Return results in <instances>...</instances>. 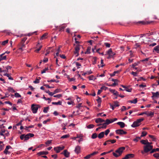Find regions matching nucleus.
Segmentation results:
<instances>
[{
    "label": "nucleus",
    "mask_w": 159,
    "mask_h": 159,
    "mask_svg": "<svg viewBox=\"0 0 159 159\" xmlns=\"http://www.w3.org/2000/svg\"><path fill=\"white\" fill-rule=\"evenodd\" d=\"M43 98L45 99V100H49V101L48 102V103H49L51 101V98H46L43 95Z\"/></svg>",
    "instance_id": "nucleus-43"
},
{
    "label": "nucleus",
    "mask_w": 159,
    "mask_h": 159,
    "mask_svg": "<svg viewBox=\"0 0 159 159\" xmlns=\"http://www.w3.org/2000/svg\"><path fill=\"white\" fill-rule=\"evenodd\" d=\"M64 148V147L63 146H58L57 147H55L54 148V150L56 151L57 153H59L60 151L63 150Z\"/></svg>",
    "instance_id": "nucleus-9"
},
{
    "label": "nucleus",
    "mask_w": 159,
    "mask_h": 159,
    "mask_svg": "<svg viewBox=\"0 0 159 159\" xmlns=\"http://www.w3.org/2000/svg\"><path fill=\"white\" fill-rule=\"evenodd\" d=\"M27 39V38L26 37H25V38H23V39H22L20 43H24L25 41Z\"/></svg>",
    "instance_id": "nucleus-54"
},
{
    "label": "nucleus",
    "mask_w": 159,
    "mask_h": 159,
    "mask_svg": "<svg viewBox=\"0 0 159 159\" xmlns=\"http://www.w3.org/2000/svg\"><path fill=\"white\" fill-rule=\"evenodd\" d=\"M62 102L60 101H59L57 102H52V104L53 105H61Z\"/></svg>",
    "instance_id": "nucleus-30"
},
{
    "label": "nucleus",
    "mask_w": 159,
    "mask_h": 159,
    "mask_svg": "<svg viewBox=\"0 0 159 159\" xmlns=\"http://www.w3.org/2000/svg\"><path fill=\"white\" fill-rule=\"evenodd\" d=\"M98 99L97 100V101L98 102V104L101 103V99L99 97H98Z\"/></svg>",
    "instance_id": "nucleus-51"
},
{
    "label": "nucleus",
    "mask_w": 159,
    "mask_h": 159,
    "mask_svg": "<svg viewBox=\"0 0 159 159\" xmlns=\"http://www.w3.org/2000/svg\"><path fill=\"white\" fill-rule=\"evenodd\" d=\"M49 108L48 107H45L43 109V112L44 113H47L48 112V110L49 109Z\"/></svg>",
    "instance_id": "nucleus-48"
},
{
    "label": "nucleus",
    "mask_w": 159,
    "mask_h": 159,
    "mask_svg": "<svg viewBox=\"0 0 159 159\" xmlns=\"http://www.w3.org/2000/svg\"><path fill=\"white\" fill-rule=\"evenodd\" d=\"M104 121H105L104 120L100 118H97L95 120V122L96 123H101L100 124L103 123V122Z\"/></svg>",
    "instance_id": "nucleus-17"
},
{
    "label": "nucleus",
    "mask_w": 159,
    "mask_h": 159,
    "mask_svg": "<svg viewBox=\"0 0 159 159\" xmlns=\"http://www.w3.org/2000/svg\"><path fill=\"white\" fill-rule=\"evenodd\" d=\"M107 54L109 55L108 57H107V58L108 59L112 57L115 54L114 52H112L111 48H110L107 51Z\"/></svg>",
    "instance_id": "nucleus-6"
},
{
    "label": "nucleus",
    "mask_w": 159,
    "mask_h": 159,
    "mask_svg": "<svg viewBox=\"0 0 159 159\" xmlns=\"http://www.w3.org/2000/svg\"><path fill=\"white\" fill-rule=\"evenodd\" d=\"M90 80H95L96 79L93 75H92L88 77Z\"/></svg>",
    "instance_id": "nucleus-35"
},
{
    "label": "nucleus",
    "mask_w": 159,
    "mask_h": 159,
    "mask_svg": "<svg viewBox=\"0 0 159 159\" xmlns=\"http://www.w3.org/2000/svg\"><path fill=\"white\" fill-rule=\"evenodd\" d=\"M147 134V133L146 132H145V131L143 132L142 133V134H141L140 137H144V136H145Z\"/></svg>",
    "instance_id": "nucleus-47"
},
{
    "label": "nucleus",
    "mask_w": 159,
    "mask_h": 159,
    "mask_svg": "<svg viewBox=\"0 0 159 159\" xmlns=\"http://www.w3.org/2000/svg\"><path fill=\"white\" fill-rule=\"evenodd\" d=\"M52 143V140H48L47 141L46 143H45V144H46L47 145V146H48V145L50 144L51 143Z\"/></svg>",
    "instance_id": "nucleus-49"
},
{
    "label": "nucleus",
    "mask_w": 159,
    "mask_h": 159,
    "mask_svg": "<svg viewBox=\"0 0 159 159\" xmlns=\"http://www.w3.org/2000/svg\"><path fill=\"white\" fill-rule=\"evenodd\" d=\"M62 154H64V156L66 157H69L70 156V153L68 152L66 150H65L63 152L61 153Z\"/></svg>",
    "instance_id": "nucleus-13"
},
{
    "label": "nucleus",
    "mask_w": 159,
    "mask_h": 159,
    "mask_svg": "<svg viewBox=\"0 0 159 159\" xmlns=\"http://www.w3.org/2000/svg\"><path fill=\"white\" fill-rule=\"evenodd\" d=\"M152 98L153 99L154 98H159V92H157L156 93L152 92Z\"/></svg>",
    "instance_id": "nucleus-10"
},
{
    "label": "nucleus",
    "mask_w": 159,
    "mask_h": 159,
    "mask_svg": "<svg viewBox=\"0 0 159 159\" xmlns=\"http://www.w3.org/2000/svg\"><path fill=\"white\" fill-rule=\"evenodd\" d=\"M116 133L120 135L125 134L127 133L125 131H123V130H116Z\"/></svg>",
    "instance_id": "nucleus-12"
},
{
    "label": "nucleus",
    "mask_w": 159,
    "mask_h": 159,
    "mask_svg": "<svg viewBox=\"0 0 159 159\" xmlns=\"http://www.w3.org/2000/svg\"><path fill=\"white\" fill-rule=\"evenodd\" d=\"M53 97H56L58 98H59L61 97H62V95L61 94H58L56 95H54Z\"/></svg>",
    "instance_id": "nucleus-57"
},
{
    "label": "nucleus",
    "mask_w": 159,
    "mask_h": 159,
    "mask_svg": "<svg viewBox=\"0 0 159 159\" xmlns=\"http://www.w3.org/2000/svg\"><path fill=\"white\" fill-rule=\"evenodd\" d=\"M4 153L6 154H10V152L8 151V150L5 149L4 151Z\"/></svg>",
    "instance_id": "nucleus-50"
},
{
    "label": "nucleus",
    "mask_w": 159,
    "mask_h": 159,
    "mask_svg": "<svg viewBox=\"0 0 159 159\" xmlns=\"http://www.w3.org/2000/svg\"><path fill=\"white\" fill-rule=\"evenodd\" d=\"M125 149V148L124 147H120L116 150L115 151V152H113V154L115 157H117L121 154L123 151Z\"/></svg>",
    "instance_id": "nucleus-3"
},
{
    "label": "nucleus",
    "mask_w": 159,
    "mask_h": 159,
    "mask_svg": "<svg viewBox=\"0 0 159 159\" xmlns=\"http://www.w3.org/2000/svg\"><path fill=\"white\" fill-rule=\"evenodd\" d=\"M23 121V120H21L17 124H16V126L15 127V126H14L13 127V129H14V128H16V126H20V129H24V127H23V126H22V125H21V123Z\"/></svg>",
    "instance_id": "nucleus-16"
},
{
    "label": "nucleus",
    "mask_w": 159,
    "mask_h": 159,
    "mask_svg": "<svg viewBox=\"0 0 159 159\" xmlns=\"http://www.w3.org/2000/svg\"><path fill=\"white\" fill-rule=\"evenodd\" d=\"M152 22V21H149V22H148V21L145 22V21H139L137 22H134V23H135L136 24H141L142 25H146V24H150Z\"/></svg>",
    "instance_id": "nucleus-11"
},
{
    "label": "nucleus",
    "mask_w": 159,
    "mask_h": 159,
    "mask_svg": "<svg viewBox=\"0 0 159 159\" xmlns=\"http://www.w3.org/2000/svg\"><path fill=\"white\" fill-rule=\"evenodd\" d=\"M141 138L140 137H136L135 138L133 139V141L137 142L141 139Z\"/></svg>",
    "instance_id": "nucleus-36"
},
{
    "label": "nucleus",
    "mask_w": 159,
    "mask_h": 159,
    "mask_svg": "<svg viewBox=\"0 0 159 159\" xmlns=\"http://www.w3.org/2000/svg\"><path fill=\"white\" fill-rule=\"evenodd\" d=\"M134 156V155L132 154H129L126 155L125 157L122 158V159H128L130 158L133 157Z\"/></svg>",
    "instance_id": "nucleus-15"
},
{
    "label": "nucleus",
    "mask_w": 159,
    "mask_h": 159,
    "mask_svg": "<svg viewBox=\"0 0 159 159\" xmlns=\"http://www.w3.org/2000/svg\"><path fill=\"white\" fill-rule=\"evenodd\" d=\"M43 85H44V86H45L48 88H53V86L51 87L47 84H44Z\"/></svg>",
    "instance_id": "nucleus-59"
},
{
    "label": "nucleus",
    "mask_w": 159,
    "mask_h": 159,
    "mask_svg": "<svg viewBox=\"0 0 159 159\" xmlns=\"http://www.w3.org/2000/svg\"><path fill=\"white\" fill-rule=\"evenodd\" d=\"M18 47L19 49L21 50V51L23 50V48H25V46L24 43H20L18 44Z\"/></svg>",
    "instance_id": "nucleus-14"
},
{
    "label": "nucleus",
    "mask_w": 159,
    "mask_h": 159,
    "mask_svg": "<svg viewBox=\"0 0 159 159\" xmlns=\"http://www.w3.org/2000/svg\"><path fill=\"white\" fill-rule=\"evenodd\" d=\"M147 141H146V140H142L141 141V143L143 144L146 145V142Z\"/></svg>",
    "instance_id": "nucleus-60"
},
{
    "label": "nucleus",
    "mask_w": 159,
    "mask_h": 159,
    "mask_svg": "<svg viewBox=\"0 0 159 159\" xmlns=\"http://www.w3.org/2000/svg\"><path fill=\"white\" fill-rule=\"evenodd\" d=\"M114 105L115 107H119V102L117 101L114 102Z\"/></svg>",
    "instance_id": "nucleus-39"
},
{
    "label": "nucleus",
    "mask_w": 159,
    "mask_h": 159,
    "mask_svg": "<svg viewBox=\"0 0 159 159\" xmlns=\"http://www.w3.org/2000/svg\"><path fill=\"white\" fill-rule=\"evenodd\" d=\"M146 114L148 116H150L151 117H152L154 115V113L152 111L148 112L146 111Z\"/></svg>",
    "instance_id": "nucleus-24"
},
{
    "label": "nucleus",
    "mask_w": 159,
    "mask_h": 159,
    "mask_svg": "<svg viewBox=\"0 0 159 159\" xmlns=\"http://www.w3.org/2000/svg\"><path fill=\"white\" fill-rule=\"evenodd\" d=\"M152 148V145H145L144 147V151L145 152H147L151 150Z\"/></svg>",
    "instance_id": "nucleus-8"
},
{
    "label": "nucleus",
    "mask_w": 159,
    "mask_h": 159,
    "mask_svg": "<svg viewBox=\"0 0 159 159\" xmlns=\"http://www.w3.org/2000/svg\"><path fill=\"white\" fill-rule=\"evenodd\" d=\"M14 95L16 98H19L21 97V96L19 93H15Z\"/></svg>",
    "instance_id": "nucleus-42"
},
{
    "label": "nucleus",
    "mask_w": 159,
    "mask_h": 159,
    "mask_svg": "<svg viewBox=\"0 0 159 159\" xmlns=\"http://www.w3.org/2000/svg\"><path fill=\"white\" fill-rule=\"evenodd\" d=\"M119 72L120 71L119 70L116 71H114L113 73L110 74V75L111 77H112L115 76L116 74H118Z\"/></svg>",
    "instance_id": "nucleus-29"
},
{
    "label": "nucleus",
    "mask_w": 159,
    "mask_h": 159,
    "mask_svg": "<svg viewBox=\"0 0 159 159\" xmlns=\"http://www.w3.org/2000/svg\"><path fill=\"white\" fill-rule=\"evenodd\" d=\"M116 141L115 140H108L106 141L107 142H111L112 143H115Z\"/></svg>",
    "instance_id": "nucleus-45"
},
{
    "label": "nucleus",
    "mask_w": 159,
    "mask_h": 159,
    "mask_svg": "<svg viewBox=\"0 0 159 159\" xmlns=\"http://www.w3.org/2000/svg\"><path fill=\"white\" fill-rule=\"evenodd\" d=\"M117 124L120 125L121 128H123L125 126V124L123 122H119L117 123Z\"/></svg>",
    "instance_id": "nucleus-21"
},
{
    "label": "nucleus",
    "mask_w": 159,
    "mask_h": 159,
    "mask_svg": "<svg viewBox=\"0 0 159 159\" xmlns=\"http://www.w3.org/2000/svg\"><path fill=\"white\" fill-rule=\"evenodd\" d=\"M34 136V134H33L30 133L26 134H21L20 136V138L21 140L27 141L30 138Z\"/></svg>",
    "instance_id": "nucleus-2"
},
{
    "label": "nucleus",
    "mask_w": 159,
    "mask_h": 159,
    "mask_svg": "<svg viewBox=\"0 0 159 159\" xmlns=\"http://www.w3.org/2000/svg\"><path fill=\"white\" fill-rule=\"evenodd\" d=\"M138 72H134L133 71L132 72L131 74L134 76H136L137 75V74H138Z\"/></svg>",
    "instance_id": "nucleus-38"
},
{
    "label": "nucleus",
    "mask_w": 159,
    "mask_h": 159,
    "mask_svg": "<svg viewBox=\"0 0 159 159\" xmlns=\"http://www.w3.org/2000/svg\"><path fill=\"white\" fill-rule=\"evenodd\" d=\"M109 90L110 92L113 93L114 95L116 96L119 95V93L118 92L116 91L115 89H109Z\"/></svg>",
    "instance_id": "nucleus-18"
},
{
    "label": "nucleus",
    "mask_w": 159,
    "mask_h": 159,
    "mask_svg": "<svg viewBox=\"0 0 159 159\" xmlns=\"http://www.w3.org/2000/svg\"><path fill=\"white\" fill-rule=\"evenodd\" d=\"M8 42V40H7L2 42V45H5L7 44Z\"/></svg>",
    "instance_id": "nucleus-41"
},
{
    "label": "nucleus",
    "mask_w": 159,
    "mask_h": 159,
    "mask_svg": "<svg viewBox=\"0 0 159 159\" xmlns=\"http://www.w3.org/2000/svg\"><path fill=\"white\" fill-rule=\"evenodd\" d=\"M98 152L97 151L94 152L93 153L90 154V155L91 156H93L95 155H96V154H98Z\"/></svg>",
    "instance_id": "nucleus-64"
},
{
    "label": "nucleus",
    "mask_w": 159,
    "mask_h": 159,
    "mask_svg": "<svg viewBox=\"0 0 159 159\" xmlns=\"http://www.w3.org/2000/svg\"><path fill=\"white\" fill-rule=\"evenodd\" d=\"M104 44L106 47L110 48V44L108 43H105Z\"/></svg>",
    "instance_id": "nucleus-56"
},
{
    "label": "nucleus",
    "mask_w": 159,
    "mask_h": 159,
    "mask_svg": "<svg viewBox=\"0 0 159 159\" xmlns=\"http://www.w3.org/2000/svg\"><path fill=\"white\" fill-rule=\"evenodd\" d=\"M104 132H101L100 134H99L98 136V138L99 139H101L102 138L104 135Z\"/></svg>",
    "instance_id": "nucleus-23"
},
{
    "label": "nucleus",
    "mask_w": 159,
    "mask_h": 159,
    "mask_svg": "<svg viewBox=\"0 0 159 159\" xmlns=\"http://www.w3.org/2000/svg\"><path fill=\"white\" fill-rule=\"evenodd\" d=\"M8 90L9 91H10L12 93H14L15 92V91L14 90V89L11 87H9L8 88Z\"/></svg>",
    "instance_id": "nucleus-40"
},
{
    "label": "nucleus",
    "mask_w": 159,
    "mask_h": 159,
    "mask_svg": "<svg viewBox=\"0 0 159 159\" xmlns=\"http://www.w3.org/2000/svg\"><path fill=\"white\" fill-rule=\"evenodd\" d=\"M153 50H155L157 53H159V45L155 47L154 48Z\"/></svg>",
    "instance_id": "nucleus-27"
},
{
    "label": "nucleus",
    "mask_w": 159,
    "mask_h": 159,
    "mask_svg": "<svg viewBox=\"0 0 159 159\" xmlns=\"http://www.w3.org/2000/svg\"><path fill=\"white\" fill-rule=\"evenodd\" d=\"M97 137V134L96 133H93L92 135L91 138L93 139H95Z\"/></svg>",
    "instance_id": "nucleus-37"
},
{
    "label": "nucleus",
    "mask_w": 159,
    "mask_h": 159,
    "mask_svg": "<svg viewBox=\"0 0 159 159\" xmlns=\"http://www.w3.org/2000/svg\"><path fill=\"white\" fill-rule=\"evenodd\" d=\"M79 138V139L78 140V141L79 143H80V142L82 141L83 140L82 136L80 135V137Z\"/></svg>",
    "instance_id": "nucleus-63"
},
{
    "label": "nucleus",
    "mask_w": 159,
    "mask_h": 159,
    "mask_svg": "<svg viewBox=\"0 0 159 159\" xmlns=\"http://www.w3.org/2000/svg\"><path fill=\"white\" fill-rule=\"evenodd\" d=\"M69 136V134H66L65 135H63L61 137V139H65L66 138H68Z\"/></svg>",
    "instance_id": "nucleus-44"
},
{
    "label": "nucleus",
    "mask_w": 159,
    "mask_h": 159,
    "mask_svg": "<svg viewBox=\"0 0 159 159\" xmlns=\"http://www.w3.org/2000/svg\"><path fill=\"white\" fill-rule=\"evenodd\" d=\"M80 46H81L79 44L77 45L75 47V51L74 52H79L80 49Z\"/></svg>",
    "instance_id": "nucleus-20"
},
{
    "label": "nucleus",
    "mask_w": 159,
    "mask_h": 159,
    "mask_svg": "<svg viewBox=\"0 0 159 159\" xmlns=\"http://www.w3.org/2000/svg\"><path fill=\"white\" fill-rule=\"evenodd\" d=\"M91 48L88 47L87 49V51L85 52V54H89L90 53Z\"/></svg>",
    "instance_id": "nucleus-31"
},
{
    "label": "nucleus",
    "mask_w": 159,
    "mask_h": 159,
    "mask_svg": "<svg viewBox=\"0 0 159 159\" xmlns=\"http://www.w3.org/2000/svg\"><path fill=\"white\" fill-rule=\"evenodd\" d=\"M94 125H93V124H90L89 125H88L87 126V128L88 129H91L94 126Z\"/></svg>",
    "instance_id": "nucleus-46"
},
{
    "label": "nucleus",
    "mask_w": 159,
    "mask_h": 159,
    "mask_svg": "<svg viewBox=\"0 0 159 159\" xmlns=\"http://www.w3.org/2000/svg\"><path fill=\"white\" fill-rule=\"evenodd\" d=\"M48 153V152L42 151L38 153L37 154L39 156H40L42 155H47Z\"/></svg>",
    "instance_id": "nucleus-22"
},
{
    "label": "nucleus",
    "mask_w": 159,
    "mask_h": 159,
    "mask_svg": "<svg viewBox=\"0 0 159 159\" xmlns=\"http://www.w3.org/2000/svg\"><path fill=\"white\" fill-rule=\"evenodd\" d=\"M75 152L77 154L80 153V147L79 146H76L75 150Z\"/></svg>",
    "instance_id": "nucleus-19"
},
{
    "label": "nucleus",
    "mask_w": 159,
    "mask_h": 159,
    "mask_svg": "<svg viewBox=\"0 0 159 159\" xmlns=\"http://www.w3.org/2000/svg\"><path fill=\"white\" fill-rule=\"evenodd\" d=\"M3 75L4 76H7L8 78V79L10 80H13V78L11 77V76L10 75V74L7 73H4L3 74Z\"/></svg>",
    "instance_id": "nucleus-25"
},
{
    "label": "nucleus",
    "mask_w": 159,
    "mask_h": 159,
    "mask_svg": "<svg viewBox=\"0 0 159 159\" xmlns=\"http://www.w3.org/2000/svg\"><path fill=\"white\" fill-rule=\"evenodd\" d=\"M39 79H36V80L33 81V83L34 84H38L39 83V79H41L40 77H39Z\"/></svg>",
    "instance_id": "nucleus-34"
},
{
    "label": "nucleus",
    "mask_w": 159,
    "mask_h": 159,
    "mask_svg": "<svg viewBox=\"0 0 159 159\" xmlns=\"http://www.w3.org/2000/svg\"><path fill=\"white\" fill-rule=\"evenodd\" d=\"M48 82H56V83H58L59 81L58 80L56 81L55 80H48Z\"/></svg>",
    "instance_id": "nucleus-53"
},
{
    "label": "nucleus",
    "mask_w": 159,
    "mask_h": 159,
    "mask_svg": "<svg viewBox=\"0 0 159 159\" xmlns=\"http://www.w3.org/2000/svg\"><path fill=\"white\" fill-rule=\"evenodd\" d=\"M48 35L47 33H45L43 34L41 37L40 39L41 40H43V39L47 38V36Z\"/></svg>",
    "instance_id": "nucleus-28"
},
{
    "label": "nucleus",
    "mask_w": 159,
    "mask_h": 159,
    "mask_svg": "<svg viewBox=\"0 0 159 159\" xmlns=\"http://www.w3.org/2000/svg\"><path fill=\"white\" fill-rule=\"evenodd\" d=\"M153 156L157 159H159V153H156L153 154Z\"/></svg>",
    "instance_id": "nucleus-33"
},
{
    "label": "nucleus",
    "mask_w": 159,
    "mask_h": 159,
    "mask_svg": "<svg viewBox=\"0 0 159 159\" xmlns=\"http://www.w3.org/2000/svg\"><path fill=\"white\" fill-rule=\"evenodd\" d=\"M144 120L143 118L138 119L136 121L134 122L131 126L134 128L139 126L140 125L141 122L143 120Z\"/></svg>",
    "instance_id": "nucleus-4"
},
{
    "label": "nucleus",
    "mask_w": 159,
    "mask_h": 159,
    "mask_svg": "<svg viewBox=\"0 0 159 159\" xmlns=\"http://www.w3.org/2000/svg\"><path fill=\"white\" fill-rule=\"evenodd\" d=\"M128 102L131 103L136 104L137 102V98H135L134 100H129Z\"/></svg>",
    "instance_id": "nucleus-26"
},
{
    "label": "nucleus",
    "mask_w": 159,
    "mask_h": 159,
    "mask_svg": "<svg viewBox=\"0 0 159 159\" xmlns=\"http://www.w3.org/2000/svg\"><path fill=\"white\" fill-rule=\"evenodd\" d=\"M48 70V68H45V69H43L41 73L43 74L46 72V71L47 70Z\"/></svg>",
    "instance_id": "nucleus-62"
},
{
    "label": "nucleus",
    "mask_w": 159,
    "mask_h": 159,
    "mask_svg": "<svg viewBox=\"0 0 159 159\" xmlns=\"http://www.w3.org/2000/svg\"><path fill=\"white\" fill-rule=\"evenodd\" d=\"M111 122V119H107L102 124H98L97 126H98V127L96 128V129H100L101 128H106L107 125L109 124L112 123Z\"/></svg>",
    "instance_id": "nucleus-1"
},
{
    "label": "nucleus",
    "mask_w": 159,
    "mask_h": 159,
    "mask_svg": "<svg viewBox=\"0 0 159 159\" xmlns=\"http://www.w3.org/2000/svg\"><path fill=\"white\" fill-rule=\"evenodd\" d=\"M66 28V26H62L59 28V31H63L65 28Z\"/></svg>",
    "instance_id": "nucleus-52"
},
{
    "label": "nucleus",
    "mask_w": 159,
    "mask_h": 159,
    "mask_svg": "<svg viewBox=\"0 0 159 159\" xmlns=\"http://www.w3.org/2000/svg\"><path fill=\"white\" fill-rule=\"evenodd\" d=\"M0 132V135L4 137V139H5V137L8 136L9 135V132L6 130H1Z\"/></svg>",
    "instance_id": "nucleus-7"
},
{
    "label": "nucleus",
    "mask_w": 159,
    "mask_h": 159,
    "mask_svg": "<svg viewBox=\"0 0 159 159\" xmlns=\"http://www.w3.org/2000/svg\"><path fill=\"white\" fill-rule=\"evenodd\" d=\"M38 106H39V105H36L34 104L32 105L31 109L33 113H36L37 112L39 108Z\"/></svg>",
    "instance_id": "nucleus-5"
},
{
    "label": "nucleus",
    "mask_w": 159,
    "mask_h": 159,
    "mask_svg": "<svg viewBox=\"0 0 159 159\" xmlns=\"http://www.w3.org/2000/svg\"><path fill=\"white\" fill-rule=\"evenodd\" d=\"M91 156L90 155V154L87 155L84 158L85 159H89L91 157Z\"/></svg>",
    "instance_id": "nucleus-61"
},
{
    "label": "nucleus",
    "mask_w": 159,
    "mask_h": 159,
    "mask_svg": "<svg viewBox=\"0 0 159 159\" xmlns=\"http://www.w3.org/2000/svg\"><path fill=\"white\" fill-rule=\"evenodd\" d=\"M149 137L152 138L153 141H155L156 138L154 136L152 135H149Z\"/></svg>",
    "instance_id": "nucleus-58"
},
{
    "label": "nucleus",
    "mask_w": 159,
    "mask_h": 159,
    "mask_svg": "<svg viewBox=\"0 0 159 159\" xmlns=\"http://www.w3.org/2000/svg\"><path fill=\"white\" fill-rule=\"evenodd\" d=\"M5 53L2 54L0 55V57L1 58L2 60H6V56H3V55Z\"/></svg>",
    "instance_id": "nucleus-32"
},
{
    "label": "nucleus",
    "mask_w": 159,
    "mask_h": 159,
    "mask_svg": "<svg viewBox=\"0 0 159 159\" xmlns=\"http://www.w3.org/2000/svg\"><path fill=\"white\" fill-rule=\"evenodd\" d=\"M139 63V62H138L137 63H134L132 65V67L133 68H134L135 66H137Z\"/></svg>",
    "instance_id": "nucleus-55"
}]
</instances>
